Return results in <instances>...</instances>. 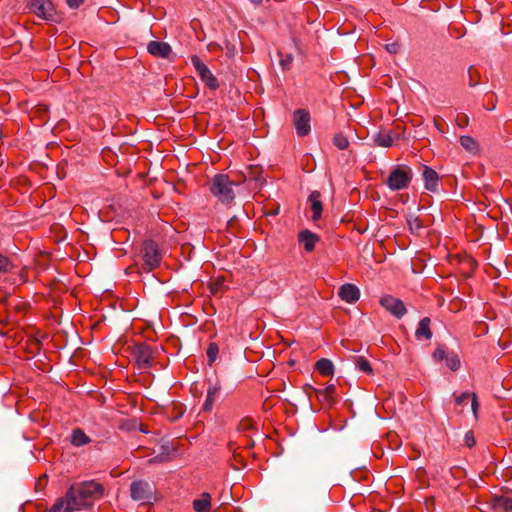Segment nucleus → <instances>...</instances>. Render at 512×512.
<instances>
[{
  "instance_id": "obj_2",
  "label": "nucleus",
  "mask_w": 512,
  "mask_h": 512,
  "mask_svg": "<svg viewBox=\"0 0 512 512\" xmlns=\"http://www.w3.org/2000/svg\"><path fill=\"white\" fill-rule=\"evenodd\" d=\"M236 183L228 175L217 174L210 183V192L223 204H231L235 198Z\"/></svg>"
},
{
  "instance_id": "obj_12",
  "label": "nucleus",
  "mask_w": 512,
  "mask_h": 512,
  "mask_svg": "<svg viewBox=\"0 0 512 512\" xmlns=\"http://www.w3.org/2000/svg\"><path fill=\"white\" fill-rule=\"evenodd\" d=\"M339 297L346 303L353 304L360 298V290L354 284H344L339 288Z\"/></svg>"
},
{
  "instance_id": "obj_27",
  "label": "nucleus",
  "mask_w": 512,
  "mask_h": 512,
  "mask_svg": "<svg viewBox=\"0 0 512 512\" xmlns=\"http://www.w3.org/2000/svg\"><path fill=\"white\" fill-rule=\"evenodd\" d=\"M355 364L359 370H361L367 374L373 373V369H372L369 361L366 358H364L362 356H358L355 360Z\"/></svg>"
},
{
  "instance_id": "obj_6",
  "label": "nucleus",
  "mask_w": 512,
  "mask_h": 512,
  "mask_svg": "<svg viewBox=\"0 0 512 512\" xmlns=\"http://www.w3.org/2000/svg\"><path fill=\"white\" fill-rule=\"evenodd\" d=\"M29 10L37 17L44 20H53L54 5L51 0H30Z\"/></svg>"
},
{
  "instance_id": "obj_11",
  "label": "nucleus",
  "mask_w": 512,
  "mask_h": 512,
  "mask_svg": "<svg viewBox=\"0 0 512 512\" xmlns=\"http://www.w3.org/2000/svg\"><path fill=\"white\" fill-rule=\"evenodd\" d=\"M134 357L139 368H148L153 360V351L148 345H138L135 348Z\"/></svg>"
},
{
  "instance_id": "obj_35",
  "label": "nucleus",
  "mask_w": 512,
  "mask_h": 512,
  "mask_svg": "<svg viewBox=\"0 0 512 512\" xmlns=\"http://www.w3.org/2000/svg\"><path fill=\"white\" fill-rule=\"evenodd\" d=\"M456 123L459 127L464 128L468 125V117L465 114L458 115L456 118Z\"/></svg>"
},
{
  "instance_id": "obj_1",
  "label": "nucleus",
  "mask_w": 512,
  "mask_h": 512,
  "mask_svg": "<svg viewBox=\"0 0 512 512\" xmlns=\"http://www.w3.org/2000/svg\"><path fill=\"white\" fill-rule=\"evenodd\" d=\"M104 486L94 480L70 486L64 497L59 498L47 512H76L91 508L104 496Z\"/></svg>"
},
{
  "instance_id": "obj_21",
  "label": "nucleus",
  "mask_w": 512,
  "mask_h": 512,
  "mask_svg": "<svg viewBox=\"0 0 512 512\" xmlns=\"http://www.w3.org/2000/svg\"><path fill=\"white\" fill-rule=\"evenodd\" d=\"M211 508V495L207 492L201 494L199 499L193 501V509L196 512H209Z\"/></svg>"
},
{
  "instance_id": "obj_19",
  "label": "nucleus",
  "mask_w": 512,
  "mask_h": 512,
  "mask_svg": "<svg viewBox=\"0 0 512 512\" xmlns=\"http://www.w3.org/2000/svg\"><path fill=\"white\" fill-rule=\"evenodd\" d=\"M431 320L429 317H424L420 320L418 327L415 331V337L417 340H430L432 338V332L430 329Z\"/></svg>"
},
{
  "instance_id": "obj_36",
  "label": "nucleus",
  "mask_w": 512,
  "mask_h": 512,
  "mask_svg": "<svg viewBox=\"0 0 512 512\" xmlns=\"http://www.w3.org/2000/svg\"><path fill=\"white\" fill-rule=\"evenodd\" d=\"M408 224L411 229H419L421 227L420 222L417 217L410 216L408 219Z\"/></svg>"
},
{
  "instance_id": "obj_7",
  "label": "nucleus",
  "mask_w": 512,
  "mask_h": 512,
  "mask_svg": "<svg viewBox=\"0 0 512 512\" xmlns=\"http://www.w3.org/2000/svg\"><path fill=\"white\" fill-rule=\"evenodd\" d=\"M191 62L205 85L212 90H216L218 88V81L203 61L198 56L194 55L191 58Z\"/></svg>"
},
{
  "instance_id": "obj_23",
  "label": "nucleus",
  "mask_w": 512,
  "mask_h": 512,
  "mask_svg": "<svg viewBox=\"0 0 512 512\" xmlns=\"http://www.w3.org/2000/svg\"><path fill=\"white\" fill-rule=\"evenodd\" d=\"M315 369L322 375V376H332L334 373V365L333 363L326 358H322L318 360L315 364Z\"/></svg>"
},
{
  "instance_id": "obj_31",
  "label": "nucleus",
  "mask_w": 512,
  "mask_h": 512,
  "mask_svg": "<svg viewBox=\"0 0 512 512\" xmlns=\"http://www.w3.org/2000/svg\"><path fill=\"white\" fill-rule=\"evenodd\" d=\"M255 428V423L251 418H244L240 421L238 429L242 432L249 431Z\"/></svg>"
},
{
  "instance_id": "obj_4",
  "label": "nucleus",
  "mask_w": 512,
  "mask_h": 512,
  "mask_svg": "<svg viewBox=\"0 0 512 512\" xmlns=\"http://www.w3.org/2000/svg\"><path fill=\"white\" fill-rule=\"evenodd\" d=\"M412 175L410 167L399 165L392 169L385 184L393 191L402 190L409 186Z\"/></svg>"
},
{
  "instance_id": "obj_25",
  "label": "nucleus",
  "mask_w": 512,
  "mask_h": 512,
  "mask_svg": "<svg viewBox=\"0 0 512 512\" xmlns=\"http://www.w3.org/2000/svg\"><path fill=\"white\" fill-rule=\"evenodd\" d=\"M460 144L465 150L469 152H475L478 148L476 141L471 136H461Z\"/></svg>"
},
{
  "instance_id": "obj_3",
  "label": "nucleus",
  "mask_w": 512,
  "mask_h": 512,
  "mask_svg": "<svg viewBox=\"0 0 512 512\" xmlns=\"http://www.w3.org/2000/svg\"><path fill=\"white\" fill-rule=\"evenodd\" d=\"M11 284H22L27 281L26 269L19 268L7 256L0 254V280Z\"/></svg>"
},
{
  "instance_id": "obj_34",
  "label": "nucleus",
  "mask_w": 512,
  "mask_h": 512,
  "mask_svg": "<svg viewBox=\"0 0 512 512\" xmlns=\"http://www.w3.org/2000/svg\"><path fill=\"white\" fill-rule=\"evenodd\" d=\"M386 50L391 53V54H396L399 52L400 50V45L398 42H392V43H388L386 44L385 46Z\"/></svg>"
},
{
  "instance_id": "obj_14",
  "label": "nucleus",
  "mask_w": 512,
  "mask_h": 512,
  "mask_svg": "<svg viewBox=\"0 0 512 512\" xmlns=\"http://www.w3.org/2000/svg\"><path fill=\"white\" fill-rule=\"evenodd\" d=\"M310 389L316 394L318 400L324 404L331 406L335 402L336 386L334 384H330L323 389L313 387H310Z\"/></svg>"
},
{
  "instance_id": "obj_18",
  "label": "nucleus",
  "mask_w": 512,
  "mask_h": 512,
  "mask_svg": "<svg viewBox=\"0 0 512 512\" xmlns=\"http://www.w3.org/2000/svg\"><path fill=\"white\" fill-rule=\"evenodd\" d=\"M423 180L425 188L429 191H435L438 186L439 177L436 171L428 166H424L423 169Z\"/></svg>"
},
{
  "instance_id": "obj_5",
  "label": "nucleus",
  "mask_w": 512,
  "mask_h": 512,
  "mask_svg": "<svg viewBox=\"0 0 512 512\" xmlns=\"http://www.w3.org/2000/svg\"><path fill=\"white\" fill-rule=\"evenodd\" d=\"M141 254L143 259L142 269L144 271L151 272L160 265L162 255L155 242L151 240L145 241Z\"/></svg>"
},
{
  "instance_id": "obj_29",
  "label": "nucleus",
  "mask_w": 512,
  "mask_h": 512,
  "mask_svg": "<svg viewBox=\"0 0 512 512\" xmlns=\"http://www.w3.org/2000/svg\"><path fill=\"white\" fill-rule=\"evenodd\" d=\"M280 57L279 63L283 70L290 69V66L293 62V56L291 54H283L282 52L278 53Z\"/></svg>"
},
{
  "instance_id": "obj_13",
  "label": "nucleus",
  "mask_w": 512,
  "mask_h": 512,
  "mask_svg": "<svg viewBox=\"0 0 512 512\" xmlns=\"http://www.w3.org/2000/svg\"><path fill=\"white\" fill-rule=\"evenodd\" d=\"M147 51L154 57L168 58L172 52L171 46L163 41H150Z\"/></svg>"
},
{
  "instance_id": "obj_40",
  "label": "nucleus",
  "mask_w": 512,
  "mask_h": 512,
  "mask_svg": "<svg viewBox=\"0 0 512 512\" xmlns=\"http://www.w3.org/2000/svg\"><path fill=\"white\" fill-rule=\"evenodd\" d=\"M250 1L254 4H260L262 2V0H250Z\"/></svg>"
},
{
  "instance_id": "obj_9",
  "label": "nucleus",
  "mask_w": 512,
  "mask_h": 512,
  "mask_svg": "<svg viewBox=\"0 0 512 512\" xmlns=\"http://www.w3.org/2000/svg\"><path fill=\"white\" fill-rule=\"evenodd\" d=\"M380 304L398 319H401L407 313L404 303L391 295L382 296L380 298Z\"/></svg>"
},
{
  "instance_id": "obj_16",
  "label": "nucleus",
  "mask_w": 512,
  "mask_h": 512,
  "mask_svg": "<svg viewBox=\"0 0 512 512\" xmlns=\"http://www.w3.org/2000/svg\"><path fill=\"white\" fill-rule=\"evenodd\" d=\"M468 401L471 402V409H472L474 418L477 419L478 418V410H479V402H478L477 395L475 393L464 392L461 395L455 397V403H456V405H459V406L467 404Z\"/></svg>"
},
{
  "instance_id": "obj_33",
  "label": "nucleus",
  "mask_w": 512,
  "mask_h": 512,
  "mask_svg": "<svg viewBox=\"0 0 512 512\" xmlns=\"http://www.w3.org/2000/svg\"><path fill=\"white\" fill-rule=\"evenodd\" d=\"M464 442H465V445L469 448H471L475 445V438H474V434L472 431L466 432V434L464 436Z\"/></svg>"
},
{
  "instance_id": "obj_10",
  "label": "nucleus",
  "mask_w": 512,
  "mask_h": 512,
  "mask_svg": "<svg viewBox=\"0 0 512 512\" xmlns=\"http://www.w3.org/2000/svg\"><path fill=\"white\" fill-rule=\"evenodd\" d=\"M131 497L136 501L146 502L151 499V487L147 482L135 481L130 486Z\"/></svg>"
},
{
  "instance_id": "obj_39",
  "label": "nucleus",
  "mask_w": 512,
  "mask_h": 512,
  "mask_svg": "<svg viewBox=\"0 0 512 512\" xmlns=\"http://www.w3.org/2000/svg\"><path fill=\"white\" fill-rule=\"evenodd\" d=\"M503 506L506 510H512V499H505Z\"/></svg>"
},
{
  "instance_id": "obj_17",
  "label": "nucleus",
  "mask_w": 512,
  "mask_h": 512,
  "mask_svg": "<svg viewBox=\"0 0 512 512\" xmlns=\"http://www.w3.org/2000/svg\"><path fill=\"white\" fill-rule=\"evenodd\" d=\"M298 240L303 245L306 252H312L315 249L316 243L319 241V237L309 230L301 231L298 235Z\"/></svg>"
},
{
  "instance_id": "obj_24",
  "label": "nucleus",
  "mask_w": 512,
  "mask_h": 512,
  "mask_svg": "<svg viewBox=\"0 0 512 512\" xmlns=\"http://www.w3.org/2000/svg\"><path fill=\"white\" fill-rule=\"evenodd\" d=\"M375 142L381 147H391L393 145V137L389 132H380L375 136Z\"/></svg>"
},
{
  "instance_id": "obj_38",
  "label": "nucleus",
  "mask_w": 512,
  "mask_h": 512,
  "mask_svg": "<svg viewBox=\"0 0 512 512\" xmlns=\"http://www.w3.org/2000/svg\"><path fill=\"white\" fill-rule=\"evenodd\" d=\"M166 460V457L161 455V456H156L154 458H151L148 460L149 463H157V462H163Z\"/></svg>"
},
{
  "instance_id": "obj_22",
  "label": "nucleus",
  "mask_w": 512,
  "mask_h": 512,
  "mask_svg": "<svg viewBox=\"0 0 512 512\" xmlns=\"http://www.w3.org/2000/svg\"><path fill=\"white\" fill-rule=\"evenodd\" d=\"M91 442L89 436H87L80 428L74 429L71 433V443L74 446L81 447Z\"/></svg>"
},
{
  "instance_id": "obj_32",
  "label": "nucleus",
  "mask_w": 512,
  "mask_h": 512,
  "mask_svg": "<svg viewBox=\"0 0 512 512\" xmlns=\"http://www.w3.org/2000/svg\"><path fill=\"white\" fill-rule=\"evenodd\" d=\"M449 352H447L443 347H437L432 354L434 361L440 362L446 359Z\"/></svg>"
},
{
  "instance_id": "obj_26",
  "label": "nucleus",
  "mask_w": 512,
  "mask_h": 512,
  "mask_svg": "<svg viewBox=\"0 0 512 512\" xmlns=\"http://www.w3.org/2000/svg\"><path fill=\"white\" fill-rule=\"evenodd\" d=\"M445 361H446L447 367L449 369H451L452 371H457L459 369V367H460V359L453 352H449V354L447 355Z\"/></svg>"
},
{
  "instance_id": "obj_15",
  "label": "nucleus",
  "mask_w": 512,
  "mask_h": 512,
  "mask_svg": "<svg viewBox=\"0 0 512 512\" xmlns=\"http://www.w3.org/2000/svg\"><path fill=\"white\" fill-rule=\"evenodd\" d=\"M308 202L312 211V220L316 222L321 218L323 210L320 193L318 191L311 192L308 197Z\"/></svg>"
},
{
  "instance_id": "obj_30",
  "label": "nucleus",
  "mask_w": 512,
  "mask_h": 512,
  "mask_svg": "<svg viewBox=\"0 0 512 512\" xmlns=\"http://www.w3.org/2000/svg\"><path fill=\"white\" fill-rule=\"evenodd\" d=\"M218 352H219V348H218L217 344L210 343L207 348V352H206L210 364H212L216 360Z\"/></svg>"
},
{
  "instance_id": "obj_37",
  "label": "nucleus",
  "mask_w": 512,
  "mask_h": 512,
  "mask_svg": "<svg viewBox=\"0 0 512 512\" xmlns=\"http://www.w3.org/2000/svg\"><path fill=\"white\" fill-rule=\"evenodd\" d=\"M84 0H66L67 4L71 8H78Z\"/></svg>"
},
{
  "instance_id": "obj_8",
  "label": "nucleus",
  "mask_w": 512,
  "mask_h": 512,
  "mask_svg": "<svg viewBox=\"0 0 512 512\" xmlns=\"http://www.w3.org/2000/svg\"><path fill=\"white\" fill-rule=\"evenodd\" d=\"M310 113L306 109H298L293 113V123L299 136H307L311 131Z\"/></svg>"
},
{
  "instance_id": "obj_20",
  "label": "nucleus",
  "mask_w": 512,
  "mask_h": 512,
  "mask_svg": "<svg viewBox=\"0 0 512 512\" xmlns=\"http://www.w3.org/2000/svg\"><path fill=\"white\" fill-rule=\"evenodd\" d=\"M221 387L217 384L210 385L207 389L206 400L203 404L204 411H211L215 401L220 396Z\"/></svg>"
},
{
  "instance_id": "obj_28",
  "label": "nucleus",
  "mask_w": 512,
  "mask_h": 512,
  "mask_svg": "<svg viewBox=\"0 0 512 512\" xmlns=\"http://www.w3.org/2000/svg\"><path fill=\"white\" fill-rule=\"evenodd\" d=\"M333 144L340 150H345L349 146V141L345 135L338 133L333 137Z\"/></svg>"
}]
</instances>
